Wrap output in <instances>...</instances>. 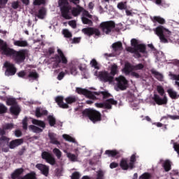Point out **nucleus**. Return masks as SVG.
<instances>
[{
  "mask_svg": "<svg viewBox=\"0 0 179 179\" xmlns=\"http://www.w3.org/2000/svg\"><path fill=\"white\" fill-rule=\"evenodd\" d=\"M7 111V108L2 103H0V114L5 113Z\"/></svg>",
  "mask_w": 179,
  "mask_h": 179,
  "instance_id": "54",
  "label": "nucleus"
},
{
  "mask_svg": "<svg viewBox=\"0 0 179 179\" xmlns=\"http://www.w3.org/2000/svg\"><path fill=\"white\" fill-rule=\"evenodd\" d=\"M22 125H23V129H27V117H25L22 120Z\"/></svg>",
  "mask_w": 179,
  "mask_h": 179,
  "instance_id": "60",
  "label": "nucleus"
},
{
  "mask_svg": "<svg viewBox=\"0 0 179 179\" xmlns=\"http://www.w3.org/2000/svg\"><path fill=\"white\" fill-rule=\"evenodd\" d=\"M117 8H119L120 10H124V9H127V3H126L121 2V3H120L117 4Z\"/></svg>",
  "mask_w": 179,
  "mask_h": 179,
  "instance_id": "50",
  "label": "nucleus"
},
{
  "mask_svg": "<svg viewBox=\"0 0 179 179\" xmlns=\"http://www.w3.org/2000/svg\"><path fill=\"white\" fill-rule=\"evenodd\" d=\"M76 92L79 94H83L86 97L92 99H96V96L101 94L103 99H106L111 96V94L107 91H103L99 92H92L86 89H82L80 87H76Z\"/></svg>",
  "mask_w": 179,
  "mask_h": 179,
  "instance_id": "7",
  "label": "nucleus"
},
{
  "mask_svg": "<svg viewBox=\"0 0 179 179\" xmlns=\"http://www.w3.org/2000/svg\"><path fill=\"white\" fill-rule=\"evenodd\" d=\"M81 41V38L78 37V38H74L71 40V43H74V44H77L79 43Z\"/></svg>",
  "mask_w": 179,
  "mask_h": 179,
  "instance_id": "58",
  "label": "nucleus"
},
{
  "mask_svg": "<svg viewBox=\"0 0 179 179\" xmlns=\"http://www.w3.org/2000/svg\"><path fill=\"white\" fill-rule=\"evenodd\" d=\"M153 31L159 37L161 43H167L170 41H174V40L171 38V31L164 28L163 26H159L156 29H154Z\"/></svg>",
  "mask_w": 179,
  "mask_h": 179,
  "instance_id": "4",
  "label": "nucleus"
},
{
  "mask_svg": "<svg viewBox=\"0 0 179 179\" xmlns=\"http://www.w3.org/2000/svg\"><path fill=\"white\" fill-rule=\"evenodd\" d=\"M78 100V97L76 96H70L65 99L66 103H64L63 96H57L55 98V101L57 103L58 106L62 108H68L69 106L68 104H71L75 103Z\"/></svg>",
  "mask_w": 179,
  "mask_h": 179,
  "instance_id": "8",
  "label": "nucleus"
},
{
  "mask_svg": "<svg viewBox=\"0 0 179 179\" xmlns=\"http://www.w3.org/2000/svg\"><path fill=\"white\" fill-rule=\"evenodd\" d=\"M169 76L170 77L171 80H175L174 85L179 90V75L173 74V73L169 72Z\"/></svg>",
  "mask_w": 179,
  "mask_h": 179,
  "instance_id": "25",
  "label": "nucleus"
},
{
  "mask_svg": "<svg viewBox=\"0 0 179 179\" xmlns=\"http://www.w3.org/2000/svg\"><path fill=\"white\" fill-rule=\"evenodd\" d=\"M67 157L69 158V160H70V162H78V155L76 154H72V153H70V154H67Z\"/></svg>",
  "mask_w": 179,
  "mask_h": 179,
  "instance_id": "35",
  "label": "nucleus"
},
{
  "mask_svg": "<svg viewBox=\"0 0 179 179\" xmlns=\"http://www.w3.org/2000/svg\"><path fill=\"white\" fill-rule=\"evenodd\" d=\"M129 101L131 103V106L133 108V109H135V108L138 107L139 105V101L135 98V96L133 94H131L128 97Z\"/></svg>",
  "mask_w": 179,
  "mask_h": 179,
  "instance_id": "21",
  "label": "nucleus"
},
{
  "mask_svg": "<svg viewBox=\"0 0 179 179\" xmlns=\"http://www.w3.org/2000/svg\"><path fill=\"white\" fill-rule=\"evenodd\" d=\"M168 94H169L170 97L172 99H177L178 98L179 95L177 94V92L174 91V90L170 88L167 90Z\"/></svg>",
  "mask_w": 179,
  "mask_h": 179,
  "instance_id": "37",
  "label": "nucleus"
},
{
  "mask_svg": "<svg viewBox=\"0 0 179 179\" xmlns=\"http://www.w3.org/2000/svg\"><path fill=\"white\" fill-rule=\"evenodd\" d=\"M0 50L3 55L13 56L16 63L20 64L25 59V53L23 51L15 52L13 49L8 48L6 42L0 39Z\"/></svg>",
  "mask_w": 179,
  "mask_h": 179,
  "instance_id": "2",
  "label": "nucleus"
},
{
  "mask_svg": "<svg viewBox=\"0 0 179 179\" xmlns=\"http://www.w3.org/2000/svg\"><path fill=\"white\" fill-rule=\"evenodd\" d=\"M131 44L133 48L129 47L126 50L129 52L134 53L136 58L141 57V53H145L146 47L143 44H139L136 39H131Z\"/></svg>",
  "mask_w": 179,
  "mask_h": 179,
  "instance_id": "6",
  "label": "nucleus"
},
{
  "mask_svg": "<svg viewBox=\"0 0 179 179\" xmlns=\"http://www.w3.org/2000/svg\"><path fill=\"white\" fill-rule=\"evenodd\" d=\"M83 115L87 116L94 123L101 120V115L99 111L93 109H86L83 112Z\"/></svg>",
  "mask_w": 179,
  "mask_h": 179,
  "instance_id": "10",
  "label": "nucleus"
},
{
  "mask_svg": "<svg viewBox=\"0 0 179 179\" xmlns=\"http://www.w3.org/2000/svg\"><path fill=\"white\" fill-rule=\"evenodd\" d=\"M150 178V173H145L139 177V179H149Z\"/></svg>",
  "mask_w": 179,
  "mask_h": 179,
  "instance_id": "55",
  "label": "nucleus"
},
{
  "mask_svg": "<svg viewBox=\"0 0 179 179\" xmlns=\"http://www.w3.org/2000/svg\"><path fill=\"white\" fill-rule=\"evenodd\" d=\"M36 168L39 170L43 176L45 177H48V173H49V167L47 166L46 165H44L43 164H37L36 165Z\"/></svg>",
  "mask_w": 179,
  "mask_h": 179,
  "instance_id": "19",
  "label": "nucleus"
},
{
  "mask_svg": "<svg viewBox=\"0 0 179 179\" xmlns=\"http://www.w3.org/2000/svg\"><path fill=\"white\" fill-rule=\"evenodd\" d=\"M39 77L38 74L35 71L29 72L28 75V79L29 81H34V80L38 79Z\"/></svg>",
  "mask_w": 179,
  "mask_h": 179,
  "instance_id": "31",
  "label": "nucleus"
},
{
  "mask_svg": "<svg viewBox=\"0 0 179 179\" xmlns=\"http://www.w3.org/2000/svg\"><path fill=\"white\" fill-rule=\"evenodd\" d=\"M14 127V124L12 123L6 124L3 126V129H0V135L6 134V130H11Z\"/></svg>",
  "mask_w": 179,
  "mask_h": 179,
  "instance_id": "28",
  "label": "nucleus"
},
{
  "mask_svg": "<svg viewBox=\"0 0 179 179\" xmlns=\"http://www.w3.org/2000/svg\"><path fill=\"white\" fill-rule=\"evenodd\" d=\"M48 114V111L41 108H37L36 110V116L39 117H41L43 115H47Z\"/></svg>",
  "mask_w": 179,
  "mask_h": 179,
  "instance_id": "32",
  "label": "nucleus"
},
{
  "mask_svg": "<svg viewBox=\"0 0 179 179\" xmlns=\"http://www.w3.org/2000/svg\"><path fill=\"white\" fill-rule=\"evenodd\" d=\"M173 148L176 152H177L178 155H179V143H173Z\"/></svg>",
  "mask_w": 179,
  "mask_h": 179,
  "instance_id": "61",
  "label": "nucleus"
},
{
  "mask_svg": "<svg viewBox=\"0 0 179 179\" xmlns=\"http://www.w3.org/2000/svg\"><path fill=\"white\" fill-rule=\"evenodd\" d=\"M41 156L42 159L45 160L47 163H49V164H51V166H54V164H55V158L50 153L48 152H42Z\"/></svg>",
  "mask_w": 179,
  "mask_h": 179,
  "instance_id": "18",
  "label": "nucleus"
},
{
  "mask_svg": "<svg viewBox=\"0 0 179 179\" xmlns=\"http://www.w3.org/2000/svg\"><path fill=\"white\" fill-rule=\"evenodd\" d=\"M135 162H136V156L135 155V154H134L131 156V158H130V162H129L130 170H132V169H134Z\"/></svg>",
  "mask_w": 179,
  "mask_h": 179,
  "instance_id": "38",
  "label": "nucleus"
},
{
  "mask_svg": "<svg viewBox=\"0 0 179 179\" xmlns=\"http://www.w3.org/2000/svg\"><path fill=\"white\" fill-rule=\"evenodd\" d=\"M133 71H134V66L129 63H126L124 68L122 69V72H124L126 75H129Z\"/></svg>",
  "mask_w": 179,
  "mask_h": 179,
  "instance_id": "24",
  "label": "nucleus"
},
{
  "mask_svg": "<svg viewBox=\"0 0 179 179\" xmlns=\"http://www.w3.org/2000/svg\"><path fill=\"white\" fill-rule=\"evenodd\" d=\"M6 104L12 106L10 108V113L14 115H18L20 112V106L16 103V100L13 98H9L6 100Z\"/></svg>",
  "mask_w": 179,
  "mask_h": 179,
  "instance_id": "14",
  "label": "nucleus"
},
{
  "mask_svg": "<svg viewBox=\"0 0 179 179\" xmlns=\"http://www.w3.org/2000/svg\"><path fill=\"white\" fill-rule=\"evenodd\" d=\"M8 0H0V8H4Z\"/></svg>",
  "mask_w": 179,
  "mask_h": 179,
  "instance_id": "59",
  "label": "nucleus"
},
{
  "mask_svg": "<svg viewBox=\"0 0 179 179\" xmlns=\"http://www.w3.org/2000/svg\"><path fill=\"white\" fill-rule=\"evenodd\" d=\"M171 176H171L172 179L178 178V177H179L178 171V170L172 171Z\"/></svg>",
  "mask_w": 179,
  "mask_h": 179,
  "instance_id": "49",
  "label": "nucleus"
},
{
  "mask_svg": "<svg viewBox=\"0 0 179 179\" xmlns=\"http://www.w3.org/2000/svg\"><path fill=\"white\" fill-rule=\"evenodd\" d=\"M22 133L20 130L17 129L15 131V136L17 137H20L22 136Z\"/></svg>",
  "mask_w": 179,
  "mask_h": 179,
  "instance_id": "63",
  "label": "nucleus"
},
{
  "mask_svg": "<svg viewBox=\"0 0 179 179\" xmlns=\"http://www.w3.org/2000/svg\"><path fill=\"white\" fill-rule=\"evenodd\" d=\"M108 69L110 71V74L113 78L119 73V67L115 64H111L108 67Z\"/></svg>",
  "mask_w": 179,
  "mask_h": 179,
  "instance_id": "22",
  "label": "nucleus"
},
{
  "mask_svg": "<svg viewBox=\"0 0 179 179\" xmlns=\"http://www.w3.org/2000/svg\"><path fill=\"white\" fill-rule=\"evenodd\" d=\"M134 66V71H138L142 69H143L144 66L142 64H138L137 65L133 66Z\"/></svg>",
  "mask_w": 179,
  "mask_h": 179,
  "instance_id": "57",
  "label": "nucleus"
},
{
  "mask_svg": "<svg viewBox=\"0 0 179 179\" xmlns=\"http://www.w3.org/2000/svg\"><path fill=\"white\" fill-rule=\"evenodd\" d=\"M69 25H70L73 28H76V21H70V22H69Z\"/></svg>",
  "mask_w": 179,
  "mask_h": 179,
  "instance_id": "64",
  "label": "nucleus"
},
{
  "mask_svg": "<svg viewBox=\"0 0 179 179\" xmlns=\"http://www.w3.org/2000/svg\"><path fill=\"white\" fill-rule=\"evenodd\" d=\"M10 139L6 136H1L0 138V145L1 146H4L7 145L9 142Z\"/></svg>",
  "mask_w": 179,
  "mask_h": 179,
  "instance_id": "42",
  "label": "nucleus"
},
{
  "mask_svg": "<svg viewBox=\"0 0 179 179\" xmlns=\"http://www.w3.org/2000/svg\"><path fill=\"white\" fill-rule=\"evenodd\" d=\"M13 45L21 48H24L29 45L28 42L22 38L18 41H13Z\"/></svg>",
  "mask_w": 179,
  "mask_h": 179,
  "instance_id": "26",
  "label": "nucleus"
},
{
  "mask_svg": "<svg viewBox=\"0 0 179 179\" xmlns=\"http://www.w3.org/2000/svg\"><path fill=\"white\" fill-rule=\"evenodd\" d=\"M62 34L65 38H71L73 36L71 32L68 29L63 30Z\"/></svg>",
  "mask_w": 179,
  "mask_h": 179,
  "instance_id": "47",
  "label": "nucleus"
},
{
  "mask_svg": "<svg viewBox=\"0 0 179 179\" xmlns=\"http://www.w3.org/2000/svg\"><path fill=\"white\" fill-rule=\"evenodd\" d=\"M157 90L161 96H164V98H160L157 94L154 95V100L158 105H162L167 103V97L164 96V89L162 86H157Z\"/></svg>",
  "mask_w": 179,
  "mask_h": 179,
  "instance_id": "11",
  "label": "nucleus"
},
{
  "mask_svg": "<svg viewBox=\"0 0 179 179\" xmlns=\"http://www.w3.org/2000/svg\"><path fill=\"white\" fill-rule=\"evenodd\" d=\"M24 170L22 169H18L17 170H15L11 175V178L13 179H15L17 177H19V176H20V174H22Z\"/></svg>",
  "mask_w": 179,
  "mask_h": 179,
  "instance_id": "36",
  "label": "nucleus"
},
{
  "mask_svg": "<svg viewBox=\"0 0 179 179\" xmlns=\"http://www.w3.org/2000/svg\"><path fill=\"white\" fill-rule=\"evenodd\" d=\"M105 153L108 156V157H115V156H117L119 152L117 150H106Z\"/></svg>",
  "mask_w": 179,
  "mask_h": 179,
  "instance_id": "41",
  "label": "nucleus"
},
{
  "mask_svg": "<svg viewBox=\"0 0 179 179\" xmlns=\"http://www.w3.org/2000/svg\"><path fill=\"white\" fill-rule=\"evenodd\" d=\"M82 31L87 36H91L94 35L95 37H99L101 36V31L97 28L87 27L82 29Z\"/></svg>",
  "mask_w": 179,
  "mask_h": 179,
  "instance_id": "16",
  "label": "nucleus"
},
{
  "mask_svg": "<svg viewBox=\"0 0 179 179\" xmlns=\"http://www.w3.org/2000/svg\"><path fill=\"white\" fill-rule=\"evenodd\" d=\"M57 55L50 59V62L52 63L53 69L60 67V64L66 65L69 62L68 58L61 49L57 48Z\"/></svg>",
  "mask_w": 179,
  "mask_h": 179,
  "instance_id": "5",
  "label": "nucleus"
},
{
  "mask_svg": "<svg viewBox=\"0 0 179 179\" xmlns=\"http://www.w3.org/2000/svg\"><path fill=\"white\" fill-rule=\"evenodd\" d=\"M171 118L172 120H177L179 119V116L177 115H166V116H164L161 118V120H162L163 119H169Z\"/></svg>",
  "mask_w": 179,
  "mask_h": 179,
  "instance_id": "52",
  "label": "nucleus"
},
{
  "mask_svg": "<svg viewBox=\"0 0 179 179\" xmlns=\"http://www.w3.org/2000/svg\"><path fill=\"white\" fill-rule=\"evenodd\" d=\"M4 66L6 68V70L5 71V76H10L15 74L17 70L13 64L6 62L4 63Z\"/></svg>",
  "mask_w": 179,
  "mask_h": 179,
  "instance_id": "17",
  "label": "nucleus"
},
{
  "mask_svg": "<svg viewBox=\"0 0 179 179\" xmlns=\"http://www.w3.org/2000/svg\"><path fill=\"white\" fill-rule=\"evenodd\" d=\"M62 137L66 140L68 141L69 142H73V143H76V139L73 138V137L70 136L69 135H66V134H63Z\"/></svg>",
  "mask_w": 179,
  "mask_h": 179,
  "instance_id": "46",
  "label": "nucleus"
},
{
  "mask_svg": "<svg viewBox=\"0 0 179 179\" xmlns=\"http://www.w3.org/2000/svg\"><path fill=\"white\" fill-rule=\"evenodd\" d=\"M81 177L80 173L78 172H75L72 174L71 176V179H80Z\"/></svg>",
  "mask_w": 179,
  "mask_h": 179,
  "instance_id": "56",
  "label": "nucleus"
},
{
  "mask_svg": "<svg viewBox=\"0 0 179 179\" xmlns=\"http://www.w3.org/2000/svg\"><path fill=\"white\" fill-rule=\"evenodd\" d=\"M162 167L165 171H170L171 170V162L169 159L165 160L162 164Z\"/></svg>",
  "mask_w": 179,
  "mask_h": 179,
  "instance_id": "30",
  "label": "nucleus"
},
{
  "mask_svg": "<svg viewBox=\"0 0 179 179\" xmlns=\"http://www.w3.org/2000/svg\"><path fill=\"white\" fill-rule=\"evenodd\" d=\"M117 101L114 100L113 99H110L106 100L104 103H96L95 106L97 108H107L111 109L112 105H117Z\"/></svg>",
  "mask_w": 179,
  "mask_h": 179,
  "instance_id": "15",
  "label": "nucleus"
},
{
  "mask_svg": "<svg viewBox=\"0 0 179 179\" xmlns=\"http://www.w3.org/2000/svg\"><path fill=\"white\" fill-rule=\"evenodd\" d=\"M54 53H55V49L52 48H50L48 49L46 55H52Z\"/></svg>",
  "mask_w": 179,
  "mask_h": 179,
  "instance_id": "62",
  "label": "nucleus"
},
{
  "mask_svg": "<svg viewBox=\"0 0 179 179\" xmlns=\"http://www.w3.org/2000/svg\"><path fill=\"white\" fill-rule=\"evenodd\" d=\"M29 129L34 133H41L43 131V129L40 127H36L34 125H30Z\"/></svg>",
  "mask_w": 179,
  "mask_h": 179,
  "instance_id": "40",
  "label": "nucleus"
},
{
  "mask_svg": "<svg viewBox=\"0 0 179 179\" xmlns=\"http://www.w3.org/2000/svg\"><path fill=\"white\" fill-rule=\"evenodd\" d=\"M32 124L38 125L41 128L44 129L45 127V123L41 120H38L36 119H32L31 120Z\"/></svg>",
  "mask_w": 179,
  "mask_h": 179,
  "instance_id": "34",
  "label": "nucleus"
},
{
  "mask_svg": "<svg viewBox=\"0 0 179 179\" xmlns=\"http://www.w3.org/2000/svg\"><path fill=\"white\" fill-rule=\"evenodd\" d=\"M120 166L122 170H131L130 163H128V160L126 159H122L120 161Z\"/></svg>",
  "mask_w": 179,
  "mask_h": 179,
  "instance_id": "27",
  "label": "nucleus"
},
{
  "mask_svg": "<svg viewBox=\"0 0 179 179\" xmlns=\"http://www.w3.org/2000/svg\"><path fill=\"white\" fill-rule=\"evenodd\" d=\"M69 1L73 3L74 4H78L80 3V0H69ZM59 6L60 8L62 16L66 20L72 19V15L75 17L82 13V22L84 24H88L92 26L93 22L88 18H92V15L88 11L85 10L83 8L77 7L72 8L69 5L68 0H59L58 1Z\"/></svg>",
  "mask_w": 179,
  "mask_h": 179,
  "instance_id": "1",
  "label": "nucleus"
},
{
  "mask_svg": "<svg viewBox=\"0 0 179 179\" xmlns=\"http://www.w3.org/2000/svg\"><path fill=\"white\" fill-rule=\"evenodd\" d=\"M48 136L50 138V143L54 144V145H56L57 146H59V145H61V143L60 141H58V138H57V135L52 133V132H50L48 134Z\"/></svg>",
  "mask_w": 179,
  "mask_h": 179,
  "instance_id": "20",
  "label": "nucleus"
},
{
  "mask_svg": "<svg viewBox=\"0 0 179 179\" xmlns=\"http://www.w3.org/2000/svg\"><path fill=\"white\" fill-rule=\"evenodd\" d=\"M152 20L154 22H157L161 24H164L166 23V20L161 17H154Z\"/></svg>",
  "mask_w": 179,
  "mask_h": 179,
  "instance_id": "43",
  "label": "nucleus"
},
{
  "mask_svg": "<svg viewBox=\"0 0 179 179\" xmlns=\"http://www.w3.org/2000/svg\"><path fill=\"white\" fill-rule=\"evenodd\" d=\"M48 122L50 126H54L56 123V119L52 115H49L48 117Z\"/></svg>",
  "mask_w": 179,
  "mask_h": 179,
  "instance_id": "45",
  "label": "nucleus"
},
{
  "mask_svg": "<svg viewBox=\"0 0 179 179\" xmlns=\"http://www.w3.org/2000/svg\"><path fill=\"white\" fill-rule=\"evenodd\" d=\"M94 76H97L99 79L103 82H108L112 83L113 77L110 75L108 71L94 72Z\"/></svg>",
  "mask_w": 179,
  "mask_h": 179,
  "instance_id": "13",
  "label": "nucleus"
},
{
  "mask_svg": "<svg viewBox=\"0 0 179 179\" xmlns=\"http://www.w3.org/2000/svg\"><path fill=\"white\" fill-rule=\"evenodd\" d=\"M52 153L55 154V155L56 156L57 159H62V151L59 149L54 148L52 150Z\"/></svg>",
  "mask_w": 179,
  "mask_h": 179,
  "instance_id": "39",
  "label": "nucleus"
},
{
  "mask_svg": "<svg viewBox=\"0 0 179 179\" xmlns=\"http://www.w3.org/2000/svg\"><path fill=\"white\" fill-rule=\"evenodd\" d=\"M46 15V10L45 8H41L38 10L37 17L40 19H43Z\"/></svg>",
  "mask_w": 179,
  "mask_h": 179,
  "instance_id": "44",
  "label": "nucleus"
},
{
  "mask_svg": "<svg viewBox=\"0 0 179 179\" xmlns=\"http://www.w3.org/2000/svg\"><path fill=\"white\" fill-rule=\"evenodd\" d=\"M152 73L154 74L155 77L159 81H163L164 79V76L163 74L156 71V70H152L151 71Z\"/></svg>",
  "mask_w": 179,
  "mask_h": 179,
  "instance_id": "33",
  "label": "nucleus"
},
{
  "mask_svg": "<svg viewBox=\"0 0 179 179\" xmlns=\"http://www.w3.org/2000/svg\"><path fill=\"white\" fill-rule=\"evenodd\" d=\"M22 143H23L22 139H15V140L10 142L9 148L11 149H13V148H16L17 146H19L20 145H21Z\"/></svg>",
  "mask_w": 179,
  "mask_h": 179,
  "instance_id": "29",
  "label": "nucleus"
},
{
  "mask_svg": "<svg viewBox=\"0 0 179 179\" xmlns=\"http://www.w3.org/2000/svg\"><path fill=\"white\" fill-rule=\"evenodd\" d=\"M115 90L116 91L125 90L128 87V80L123 76H120L115 78Z\"/></svg>",
  "mask_w": 179,
  "mask_h": 179,
  "instance_id": "9",
  "label": "nucleus"
},
{
  "mask_svg": "<svg viewBox=\"0 0 179 179\" xmlns=\"http://www.w3.org/2000/svg\"><path fill=\"white\" fill-rule=\"evenodd\" d=\"M90 65L94 67V69H99L100 67H99V65L98 64V62H96V59H92L91 62H90Z\"/></svg>",
  "mask_w": 179,
  "mask_h": 179,
  "instance_id": "48",
  "label": "nucleus"
},
{
  "mask_svg": "<svg viewBox=\"0 0 179 179\" xmlns=\"http://www.w3.org/2000/svg\"><path fill=\"white\" fill-rule=\"evenodd\" d=\"M81 65L82 64L78 59H73L71 61V62L69 64V69H66L64 72H61L57 76V80H62L66 74H71L73 76H77L78 75V69L79 68L81 69Z\"/></svg>",
  "mask_w": 179,
  "mask_h": 179,
  "instance_id": "3",
  "label": "nucleus"
},
{
  "mask_svg": "<svg viewBox=\"0 0 179 179\" xmlns=\"http://www.w3.org/2000/svg\"><path fill=\"white\" fill-rule=\"evenodd\" d=\"M45 3V0H34L33 4L35 6H40Z\"/></svg>",
  "mask_w": 179,
  "mask_h": 179,
  "instance_id": "53",
  "label": "nucleus"
},
{
  "mask_svg": "<svg viewBox=\"0 0 179 179\" xmlns=\"http://www.w3.org/2000/svg\"><path fill=\"white\" fill-rule=\"evenodd\" d=\"M115 27V23L113 21L103 22L100 24V28L106 34H109Z\"/></svg>",
  "mask_w": 179,
  "mask_h": 179,
  "instance_id": "12",
  "label": "nucleus"
},
{
  "mask_svg": "<svg viewBox=\"0 0 179 179\" xmlns=\"http://www.w3.org/2000/svg\"><path fill=\"white\" fill-rule=\"evenodd\" d=\"M104 174L105 173L103 171L99 170L97 172L96 179H104L103 178Z\"/></svg>",
  "mask_w": 179,
  "mask_h": 179,
  "instance_id": "51",
  "label": "nucleus"
},
{
  "mask_svg": "<svg viewBox=\"0 0 179 179\" xmlns=\"http://www.w3.org/2000/svg\"><path fill=\"white\" fill-rule=\"evenodd\" d=\"M113 51L116 52V55H120V51L123 50L122 43L121 42H116L112 45Z\"/></svg>",
  "mask_w": 179,
  "mask_h": 179,
  "instance_id": "23",
  "label": "nucleus"
}]
</instances>
